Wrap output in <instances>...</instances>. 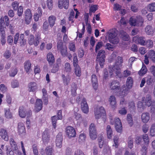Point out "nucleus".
Masks as SVG:
<instances>
[{
  "label": "nucleus",
  "instance_id": "nucleus-33",
  "mask_svg": "<svg viewBox=\"0 0 155 155\" xmlns=\"http://www.w3.org/2000/svg\"><path fill=\"white\" fill-rule=\"evenodd\" d=\"M9 141L12 150H17L18 149V147L14 140L12 138H10Z\"/></svg>",
  "mask_w": 155,
  "mask_h": 155
},
{
  "label": "nucleus",
  "instance_id": "nucleus-59",
  "mask_svg": "<svg viewBox=\"0 0 155 155\" xmlns=\"http://www.w3.org/2000/svg\"><path fill=\"white\" fill-rule=\"evenodd\" d=\"M133 139L130 136L128 138V144L129 147L130 149L132 148L133 147Z\"/></svg>",
  "mask_w": 155,
  "mask_h": 155
},
{
  "label": "nucleus",
  "instance_id": "nucleus-46",
  "mask_svg": "<svg viewBox=\"0 0 155 155\" xmlns=\"http://www.w3.org/2000/svg\"><path fill=\"white\" fill-rule=\"evenodd\" d=\"M150 135L151 137L155 136V124H152L150 130Z\"/></svg>",
  "mask_w": 155,
  "mask_h": 155
},
{
  "label": "nucleus",
  "instance_id": "nucleus-8",
  "mask_svg": "<svg viewBox=\"0 0 155 155\" xmlns=\"http://www.w3.org/2000/svg\"><path fill=\"white\" fill-rule=\"evenodd\" d=\"M142 101L144 102L148 107H150L153 104H155V101L152 100L151 95L147 94L145 97H143L142 98Z\"/></svg>",
  "mask_w": 155,
  "mask_h": 155
},
{
  "label": "nucleus",
  "instance_id": "nucleus-13",
  "mask_svg": "<svg viewBox=\"0 0 155 155\" xmlns=\"http://www.w3.org/2000/svg\"><path fill=\"white\" fill-rule=\"evenodd\" d=\"M114 124L116 131L118 132H120L122 129L121 123L120 119L118 117L114 118Z\"/></svg>",
  "mask_w": 155,
  "mask_h": 155
},
{
  "label": "nucleus",
  "instance_id": "nucleus-19",
  "mask_svg": "<svg viewBox=\"0 0 155 155\" xmlns=\"http://www.w3.org/2000/svg\"><path fill=\"white\" fill-rule=\"evenodd\" d=\"M91 82L93 88L96 90L98 87V82L97 77L95 74H93L91 76Z\"/></svg>",
  "mask_w": 155,
  "mask_h": 155
},
{
  "label": "nucleus",
  "instance_id": "nucleus-17",
  "mask_svg": "<svg viewBox=\"0 0 155 155\" xmlns=\"http://www.w3.org/2000/svg\"><path fill=\"white\" fill-rule=\"evenodd\" d=\"M0 136L5 141H7L9 140V137L6 130L4 129L1 128L0 130Z\"/></svg>",
  "mask_w": 155,
  "mask_h": 155
},
{
  "label": "nucleus",
  "instance_id": "nucleus-28",
  "mask_svg": "<svg viewBox=\"0 0 155 155\" xmlns=\"http://www.w3.org/2000/svg\"><path fill=\"white\" fill-rule=\"evenodd\" d=\"M64 71L69 74L72 71V68L70 64L68 63H66L64 65Z\"/></svg>",
  "mask_w": 155,
  "mask_h": 155
},
{
  "label": "nucleus",
  "instance_id": "nucleus-61",
  "mask_svg": "<svg viewBox=\"0 0 155 155\" xmlns=\"http://www.w3.org/2000/svg\"><path fill=\"white\" fill-rule=\"evenodd\" d=\"M60 67V66L55 64L53 66V68L51 69V72L53 73H55L58 70Z\"/></svg>",
  "mask_w": 155,
  "mask_h": 155
},
{
  "label": "nucleus",
  "instance_id": "nucleus-58",
  "mask_svg": "<svg viewBox=\"0 0 155 155\" xmlns=\"http://www.w3.org/2000/svg\"><path fill=\"white\" fill-rule=\"evenodd\" d=\"M49 25L47 21L44 22L43 24L42 29L44 31H47L48 30Z\"/></svg>",
  "mask_w": 155,
  "mask_h": 155
},
{
  "label": "nucleus",
  "instance_id": "nucleus-62",
  "mask_svg": "<svg viewBox=\"0 0 155 155\" xmlns=\"http://www.w3.org/2000/svg\"><path fill=\"white\" fill-rule=\"evenodd\" d=\"M18 9L17 15L19 17L21 16L23 12V7L22 6H20Z\"/></svg>",
  "mask_w": 155,
  "mask_h": 155
},
{
  "label": "nucleus",
  "instance_id": "nucleus-12",
  "mask_svg": "<svg viewBox=\"0 0 155 155\" xmlns=\"http://www.w3.org/2000/svg\"><path fill=\"white\" fill-rule=\"evenodd\" d=\"M58 8L60 9L64 8L67 9L68 7L69 0H58Z\"/></svg>",
  "mask_w": 155,
  "mask_h": 155
},
{
  "label": "nucleus",
  "instance_id": "nucleus-15",
  "mask_svg": "<svg viewBox=\"0 0 155 155\" xmlns=\"http://www.w3.org/2000/svg\"><path fill=\"white\" fill-rule=\"evenodd\" d=\"M63 137L61 133H59L56 137L55 141L56 146L58 148H60L62 146V141Z\"/></svg>",
  "mask_w": 155,
  "mask_h": 155
},
{
  "label": "nucleus",
  "instance_id": "nucleus-34",
  "mask_svg": "<svg viewBox=\"0 0 155 155\" xmlns=\"http://www.w3.org/2000/svg\"><path fill=\"white\" fill-rule=\"evenodd\" d=\"M106 131L108 138L110 139L112 136L113 131L110 125H107L106 128Z\"/></svg>",
  "mask_w": 155,
  "mask_h": 155
},
{
  "label": "nucleus",
  "instance_id": "nucleus-40",
  "mask_svg": "<svg viewBox=\"0 0 155 155\" xmlns=\"http://www.w3.org/2000/svg\"><path fill=\"white\" fill-rule=\"evenodd\" d=\"M74 66L75 67V73L76 75L78 77H80L81 75V71L79 66L78 65Z\"/></svg>",
  "mask_w": 155,
  "mask_h": 155
},
{
  "label": "nucleus",
  "instance_id": "nucleus-44",
  "mask_svg": "<svg viewBox=\"0 0 155 155\" xmlns=\"http://www.w3.org/2000/svg\"><path fill=\"white\" fill-rule=\"evenodd\" d=\"M77 89V86L74 83H72V84L71 91L72 95L73 96H75L76 94V90Z\"/></svg>",
  "mask_w": 155,
  "mask_h": 155
},
{
  "label": "nucleus",
  "instance_id": "nucleus-36",
  "mask_svg": "<svg viewBox=\"0 0 155 155\" xmlns=\"http://www.w3.org/2000/svg\"><path fill=\"white\" fill-rule=\"evenodd\" d=\"M120 37L124 40L128 41L129 40V36L126 32L122 31L120 33Z\"/></svg>",
  "mask_w": 155,
  "mask_h": 155
},
{
  "label": "nucleus",
  "instance_id": "nucleus-7",
  "mask_svg": "<svg viewBox=\"0 0 155 155\" xmlns=\"http://www.w3.org/2000/svg\"><path fill=\"white\" fill-rule=\"evenodd\" d=\"M110 88L111 90L114 91H117L119 90L120 91H123V90L120 89V85L119 82L116 80L112 81L109 84Z\"/></svg>",
  "mask_w": 155,
  "mask_h": 155
},
{
  "label": "nucleus",
  "instance_id": "nucleus-32",
  "mask_svg": "<svg viewBox=\"0 0 155 155\" xmlns=\"http://www.w3.org/2000/svg\"><path fill=\"white\" fill-rule=\"evenodd\" d=\"M31 64L29 61H26L24 63V68L26 72H28L31 69Z\"/></svg>",
  "mask_w": 155,
  "mask_h": 155
},
{
  "label": "nucleus",
  "instance_id": "nucleus-10",
  "mask_svg": "<svg viewBox=\"0 0 155 155\" xmlns=\"http://www.w3.org/2000/svg\"><path fill=\"white\" fill-rule=\"evenodd\" d=\"M32 15L31 11L29 9H27L25 12V20L26 24H29L31 20Z\"/></svg>",
  "mask_w": 155,
  "mask_h": 155
},
{
  "label": "nucleus",
  "instance_id": "nucleus-6",
  "mask_svg": "<svg viewBox=\"0 0 155 155\" xmlns=\"http://www.w3.org/2000/svg\"><path fill=\"white\" fill-rule=\"evenodd\" d=\"M94 113L96 119H98L102 116L105 117L106 115L105 110L102 107L95 108L94 111Z\"/></svg>",
  "mask_w": 155,
  "mask_h": 155
},
{
  "label": "nucleus",
  "instance_id": "nucleus-9",
  "mask_svg": "<svg viewBox=\"0 0 155 155\" xmlns=\"http://www.w3.org/2000/svg\"><path fill=\"white\" fill-rule=\"evenodd\" d=\"M66 133L69 138L75 137L76 133L74 128L71 126H68L66 128Z\"/></svg>",
  "mask_w": 155,
  "mask_h": 155
},
{
  "label": "nucleus",
  "instance_id": "nucleus-4",
  "mask_svg": "<svg viewBox=\"0 0 155 155\" xmlns=\"http://www.w3.org/2000/svg\"><path fill=\"white\" fill-rule=\"evenodd\" d=\"M133 83V81L132 78L130 77H129L127 80L126 86L124 85L122 86V96H124L127 94V91L132 87Z\"/></svg>",
  "mask_w": 155,
  "mask_h": 155
},
{
  "label": "nucleus",
  "instance_id": "nucleus-49",
  "mask_svg": "<svg viewBox=\"0 0 155 155\" xmlns=\"http://www.w3.org/2000/svg\"><path fill=\"white\" fill-rule=\"evenodd\" d=\"M142 138L145 143L148 144L149 143L150 140L148 135L145 134L142 135Z\"/></svg>",
  "mask_w": 155,
  "mask_h": 155
},
{
  "label": "nucleus",
  "instance_id": "nucleus-11",
  "mask_svg": "<svg viewBox=\"0 0 155 155\" xmlns=\"http://www.w3.org/2000/svg\"><path fill=\"white\" fill-rule=\"evenodd\" d=\"M133 39V41L136 43L142 45H145L146 39L145 38L143 37H138L136 36L134 37Z\"/></svg>",
  "mask_w": 155,
  "mask_h": 155
},
{
  "label": "nucleus",
  "instance_id": "nucleus-45",
  "mask_svg": "<svg viewBox=\"0 0 155 155\" xmlns=\"http://www.w3.org/2000/svg\"><path fill=\"white\" fill-rule=\"evenodd\" d=\"M53 149L50 146L47 147L45 149V152L47 155H52Z\"/></svg>",
  "mask_w": 155,
  "mask_h": 155
},
{
  "label": "nucleus",
  "instance_id": "nucleus-2",
  "mask_svg": "<svg viewBox=\"0 0 155 155\" xmlns=\"http://www.w3.org/2000/svg\"><path fill=\"white\" fill-rule=\"evenodd\" d=\"M144 22L143 18L140 16H137L136 18L131 17L129 20V23L132 26H142Z\"/></svg>",
  "mask_w": 155,
  "mask_h": 155
},
{
  "label": "nucleus",
  "instance_id": "nucleus-54",
  "mask_svg": "<svg viewBox=\"0 0 155 155\" xmlns=\"http://www.w3.org/2000/svg\"><path fill=\"white\" fill-rule=\"evenodd\" d=\"M19 3L17 1L13 2L12 4V6L14 10H16L18 8Z\"/></svg>",
  "mask_w": 155,
  "mask_h": 155
},
{
  "label": "nucleus",
  "instance_id": "nucleus-16",
  "mask_svg": "<svg viewBox=\"0 0 155 155\" xmlns=\"http://www.w3.org/2000/svg\"><path fill=\"white\" fill-rule=\"evenodd\" d=\"M38 88L37 83L35 82H30L28 84V90L29 92L35 91Z\"/></svg>",
  "mask_w": 155,
  "mask_h": 155
},
{
  "label": "nucleus",
  "instance_id": "nucleus-23",
  "mask_svg": "<svg viewBox=\"0 0 155 155\" xmlns=\"http://www.w3.org/2000/svg\"><path fill=\"white\" fill-rule=\"evenodd\" d=\"M147 105L144 102L139 101L137 104V107L138 110L140 111H143L146 108Z\"/></svg>",
  "mask_w": 155,
  "mask_h": 155
},
{
  "label": "nucleus",
  "instance_id": "nucleus-55",
  "mask_svg": "<svg viewBox=\"0 0 155 155\" xmlns=\"http://www.w3.org/2000/svg\"><path fill=\"white\" fill-rule=\"evenodd\" d=\"M149 48H152L153 46V41L150 40H148L146 41H145V45Z\"/></svg>",
  "mask_w": 155,
  "mask_h": 155
},
{
  "label": "nucleus",
  "instance_id": "nucleus-39",
  "mask_svg": "<svg viewBox=\"0 0 155 155\" xmlns=\"http://www.w3.org/2000/svg\"><path fill=\"white\" fill-rule=\"evenodd\" d=\"M41 34L40 33H37L35 35V46H37L39 44V40L41 39Z\"/></svg>",
  "mask_w": 155,
  "mask_h": 155
},
{
  "label": "nucleus",
  "instance_id": "nucleus-50",
  "mask_svg": "<svg viewBox=\"0 0 155 155\" xmlns=\"http://www.w3.org/2000/svg\"><path fill=\"white\" fill-rule=\"evenodd\" d=\"M119 137L117 136H115L114 138V144L113 146L115 147V148H117L118 145Z\"/></svg>",
  "mask_w": 155,
  "mask_h": 155
},
{
  "label": "nucleus",
  "instance_id": "nucleus-31",
  "mask_svg": "<svg viewBox=\"0 0 155 155\" xmlns=\"http://www.w3.org/2000/svg\"><path fill=\"white\" fill-rule=\"evenodd\" d=\"M5 117L8 119H11L12 118V114L9 109H5Z\"/></svg>",
  "mask_w": 155,
  "mask_h": 155
},
{
  "label": "nucleus",
  "instance_id": "nucleus-1",
  "mask_svg": "<svg viewBox=\"0 0 155 155\" xmlns=\"http://www.w3.org/2000/svg\"><path fill=\"white\" fill-rule=\"evenodd\" d=\"M123 59L120 57H118L117 58L116 62L114 66L112 68H109V73L110 75H112L113 72H114L120 78L122 77H127L130 75L131 72L130 71L126 70L124 71L122 75H121L120 72V68L122 65Z\"/></svg>",
  "mask_w": 155,
  "mask_h": 155
},
{
  "label": "nucleus",
  "instance_id": "nucleus-42",
  "mask_svg": "<svg viewBox=\"0 0 155 155\" xmlns=\"http://www.w3.org/2000/svg\"><path fill=\"white\" fill-rule=\"evenodd\" d=\"M147 7V9L150 12L155 11V2L149 4Z\"/></svg>",
  "mask_w": 155,
  "mask_h": 155
},
{
  "label": "nucleus",
  "instance_id": "nucleus-29",
  "mask_svg": "<svg viewBox=\"0 0 155 155\" xmlns=\"http://www.w3.org/2000/svg\"><path fill=\"white\" fill-rule=\"evenodd\" d=\"M56 20V17L53 15L50 16L48 18V22L50 27H52L54 25Z\"/></svg>",
  "mask_w": 155,
  "mask_h": 155
},
{
  "label": "nucleus",
  "instance_id": "nucleus-56",
  "mask_svg": "<svg viewBox=\"0 0 155 155\" xmlns=\"http://www.w3.org/2000/svg\"><path fill=\"white\" fill-rule=\"evenodd\" d=\"M103 45V43L102 41L99 42L97 43L96 45L95 49V51L96 53H97V51L102 47Z\"/></svg>",
  "mask_w": 155,
  "mask_h": 155
},
{
  "label": "nucleus",
  "instance_id": "nucleus-27",
  "mask_svg": "<svg viewBox=\"0 0 155 155\" xmlns=\"http://www.w3.org/2000/svg\"><path fill=\"white\" fill-rule=\"evenodd\" d=\"M148 57L152 61L155 63V51L153 50H150L148 53Z\"/></svg>",
  "mask_w": 155,
  "mask_h": 155
},
{
  "label": "nucleus",
  "instance_id": "nucleus-20",
  "mask_svg": "<svg viewBox=\"0 0 155 155\" xmlns=\"http://www.w3.org/2000/svg\"><path fill=\"white\" fill-rule=\"evenodd\" d=\"M142 120L144 123H146L148 122L150 119V115L149 113L145 112L141 115Z\"/></svg>",
  "mask_w": 155,
  "mask_h": 155
},
{
  "label": "nucleus",
  "instance_id": "nucleus-21",
  "mask_svg": "<svg viewBox=\"0 0 155 155\" xmlns=\"http://www.w3.org/2000/svg\"><path fill=\"white\" fill-rule=\"evenodd\" d=\"M42 140L44 143H47L49 140V135L48 131L45 130L43 133Z\"/></svg>",
  "mask_w": 155,
  "mask_h": 155
},
{
  "label": "nucleus",
  "instance_id": "nucleus-48",
  "mask_svg": "<svg viewBox=\"0 0 155 155\" xmlns=\"http://www.w3.org/2000/svg\"><path fill=\"white\" fill-rule=\"evenodd\" d=\"M97 5H94L91 6L89 11V14L90 15H92V12H94L97 9Z\"/></svg>",
  "mask_w": 155,
  "mask_h": 155
},
{
  "label": "nucleus",
  "instance_id": "nucleus-64",
  "mask_svg": "<svg viewBox=\"0 0 155 155\" xmlns=\"http://www.w3.org/2000/svg\"><path fill=\"white\" fill-rule=\"evenodd\" d=\"M86 138V135L84 134H80L79 138V141L80 142H84Z\"/></svg>",
  "mask_w": 155,
  "mask_h": 155
},
{
  "label": "nucleus",
  "instance_id": "nucleus-53",
  "mask_svg": "<svg viewBox=\"0 0 155 155\" xmlns=\"http://www.w3.org/2000/svg\"><path fill=\"white\" fill-rule=\"evenodd\" d=\"M154 81V79L151 76H148L146 81L147 84L150 85L153 83Z\"/></svg>",
  "mask_w": 155,
  "mask_h": 155
},
{
  "label": "nucleus",
  "instance_id": "nucleus-60",
  "mask_svg": "<svg viewBox=\"0 0 155 155\" xmlns=\"http://www.w3.org/2000/svg\"><path fill=\"white\" fill-rule=\"evenodd\" d=\"M73 66H75L78 65V60L77 55L76 54L74 53L73 54Z\"/></svg>",
  "mask_w": 155,
  "mask_h": 155
},
{
  "label": "nucleus",
  "instance_id": "nucleus-30",
  "mask_svg": "<svg viewBox=\"0 0 155 155\" xmlns=\"http://www.w3.org/2000/svg\"><path fill=\"white\" fill-rule=\"evenodd\" d=\"M62 78L63 83L65 84L66 85H68L70 83L71 80V78L69 76V75H67V77H66L65 75L62 74Z\"/></svg>",
  "mask_w": 155,
  "mask_h": 155
},
{
  "label": "nucleus",
  "instance_id": "nucleus-41",
  "mask_svg": "<svg viewBox=\"0 0 155 155\" xmlns=\"http://www.w3.org/2000/svg\"><path fill=\"white\" fill-rule=\"evenodd\" d=\"M28 41L30 45H34L35 44V40L34 39V36L32 35H30L28 39Z\"/></svg>",
  "mask_w": 155,
  "mask_h": 155
},
{
  "label": "nucleus",
  "instance_id": "nucleus-38",
  "mask_svg": "<svg viewBox=\"0 0 155 155\" xmlns=\"http://www.w3.org/2000/svg\"><path fill=\"white\" fill-rule=\"evenodd\" d=\"M89 133L97 132V129L95 125L93 123L90 124L89 127Z\"/></svg>",
  "mask_w": 155,
  "mask_h": 155
},
{
  "label": "nucleus",
  "instance_id": "nucleus-22",
  "mask_svg": "<svg viewBox=\"0 0 155 155\" xmlns=\"http://www.w3.org/2000/svg\"><path fill=\"white\" fill-rule=\"evenodd\" d=\"M47 59L49 63L52 64L55 61V59L54 55L51 52L48 53L47 55Z\"/></svg>",
  "mask_w": 155,
  "mask_h": 155
},
{
  "label": "nucleus",
  "instance_id": "nucleus-25",
  "mask_svg": "<svg viewBox=\"0 0 155 155\" xmlns=\"http://www.w3.org/2000/svg\"><path fill=\"white\" fill-rule=\"evenodd\" d=\"M145 31L147 35H153V30L152 27L149 25L147 26L145 28Z\"/></svg>",
  "mask_w": 155,
  "mask_h": 155
},
{
  "label": "nucleus",
  "instance_id": "nucleus-47",
  "mask_svg": "<svg viewBox=\"0 0 155 155\" xmlns=\"http://www.w3.org/2000/svg\"><path fill=\"white\" fill-rule=\"evenodd\" d=\"M58 50L61 52L62 56L64 57L66 55L67 53V47L66 46H65L64 47L61 48V49Z\"/></svg>",
  "mask_w": 155,
  "mask_h": 155
},
{
  "label": "nucleus",
  "instance_id": "nucleus-43",
  "mask_svg": "<svg viewBox=\"0 0 155 155\" xmlns=\"http://www.w3.org/2000/svg\"><path fill=\"white\" fill-rule=\"evenodd\" d=\"M24 34H21L20 35L19 39L20 44L21 46H24L26 43V40L24 39Z\"/></svg>",
  "mask_w": 155,
  "mask_h": 155
},
{
  "label": "nucleus",
  "instance_id": "nucleus-63",
  "mask_svg": "<svg viewBox=\"0 0 155 155\" xmlns=\"http://www.w3.org/2000/svg\"><path fill=\"white\" fill-rule=\"evenodd\" d=\"M19 84L16 80H13L11 82V86L13 88L17 87H18Z\"/></svg>",
  "mask_w": 155,
  "mask_h": 155
},
{
  "label": "nucleus",
  "instance_id": "nucleus-35",
  "mask_svg": "<svg viewBox=\"0 0 155 155\" xmlns=\"http://www.w3.org/2000/svg\"><path fill=\"white\" fill-rule=\"evenodd\" d=\"M19 116L21 118H24L26 117V114L25 112V109L23 106L19 107Z\"/></svg>",
  "mask_w": 155,
  "mask_h": 155
},
{
  "label": "nucleus",
  "instance_id": "nucleus-3",
  "mask_svg": "<svg viewBox=\"0 0 155 155\" xmlns=\"http://www.w3.org/2000/svg\"><path fill=\"white\" fill-rule=\"evenodd\" d=\"M117 30L113 29L109 31L108 32V40L109 41L114 44H117L119 41L118 38L117 37Z\"/></svg>",
  "mask_w": 155,
  "mask_h": 155
},
{
  "label": "nucleus",
  "instance_id": "nucleus-18",
  "mask_svg": "<svg viewBox=\"0 0 155 155\" xmlns=\"http://www.w3.org/2000/svg\"><path fill=\"white\" fill-rule=\"evenodd\" d=\"M42 108V102L41 100L37 99L35 107V110L37 112L40 111Z\"/></svg>",
  "mask_w": 155,
  "mask_h": 155
},
{
  "label": "nucleus",
  "instance_id": "nucleus-26",
  "mask_svg": "<svg viewBox=\"0 0 155 155\" xmlns=\"http://www.w3.org/2000/svg\"><path fill=\"white\" fill-rule=\"evenodd\" d=\"M109 101L111 107L114 108L115 107L116 104V101L115 97L114 96H111L109 99Z\"/></svg>",
  "mask_w": 155,
  "mask_h": 155
},
{
  "label": "nucleus",
  "instance_id": "nucleus-5",
  "mask_svg": "<svg viewBox=\"0 0 155 155\" xmlns=\"http://www.w3.org/2000/svg\"><path fill=\"white\" fill-rule=\"evenodd\" d=\"M97 59L99 62L100 66L102 67L105 62L106 53L104 50H100L97 51Z\"/></svg>",
  "mask_w": 155,
  "mask_h": 155
},
{
  "label": "nucleus",
  "instance_id": "nucleus-24",
  "mask_svg": "<svg viewBox=\"0 0 155 155\" xmlns=\"http://www.w3.org/2000/svg\"><path fill=\"white\" fill-rule=\"evenodd\" d=\"M25 130L23 124L21 122L19 123L18 125V132L20 134L25 132Z\"/></svg>",
  "mask_w": 155,
  "mask_h": 155
},
{
  "label": "nucleus",
  "instance_id": "nucleus-51",
  "mask_svg": "<svg viewBox=\"0 0 155 155\" xmlns=\"http://www.w3.org/2000/svg\"><path fill=\"white\" fill-rule=\"evenodd\" d=\"M68 48L70 51L73 52H75L76 50V48L75 44L73 42H70L69 43Z\"/></svg>",
  "mask_w": 155,
  "mask_h": 155
},
{
  "label": "nucleus",
  "instance_id": "nucleus-57",
  "mask_svg": "<svg viewBox=\"0 0 155 155\" xmlns=\"http://www.w3.org/2000/svg\"><path fill=\"white\" fill-rule=\"evenodd\" d=\"M47 5L49 9L51 10L53 6V1L52 0H47Z\"/></svg>",
  "mask_w": 155,
  "mask_h": 155
},
{
  "label": "nucleus",
  "instance_id": "nucleus-37",
  "mask_svg": "<svg viewBox=\"0 0 155 155\" xmlns=\"http://www.w3.org/2000/svg\"><path fill=\"white\" fill-rule=\"evenodd\" d=\"M147 70L146 66L143 64L142 68L139 72V74L140 76H143L147 73Z\"/></svg>",
  "mask_w": 155,
  "mask_h": 155
},
{
  "label": "nucleus",
  "instance_id": "nucleus-14",
  "mask_svg": "<svg viewBox=\"0 0 155 155\" xmlns=\"http://www.w3.org/2000/svg\"><path fill=\"white\" fill-rule=\"evenodd\" d=\"M81 108L83 112L87 114L89 111V108L86 99L83 98L81 102Z\"/></svg>",
  "mask_w": 155,
  "mask_h": 155
},
{
  "label": "nucleus",
  "instance_id": "nucleus-52",
  "mask_svg": "<svg viewBox=\"0 0 155 155\" xmlns=\"http://www.w3.org/2000/svg\"><path fill=\"white\" fill-rule=\"evenodd\" d=\"M127 120L130 126H132L133 124L132 117L131 115L128 114L127 116Z\"/></svg>",
  "mask_w": 155,
  "mask_h": 155
}]
</instances>
